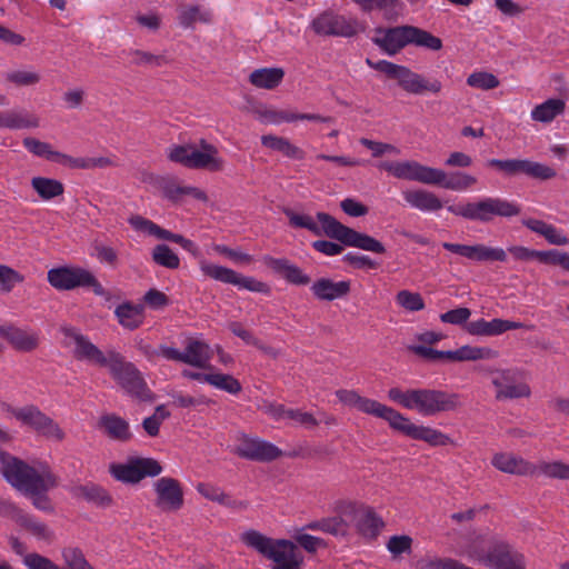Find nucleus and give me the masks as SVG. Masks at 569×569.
<instances>
[{"label":"nucleus","mask_w":569,"mask_h":569,"mask_svg":"<svg viewBox=\"0 0 569 569\" xmlns=\"http://www.w3.org/2000/svg\"><path fill=\"white\" fill-rule=\"evenodd\" d=\"M566 103L561 99H548L531 110V119L542 123L551 122L557 116L563 113Z\"/></svg>","instance_id":"nucleus-37"},{"label":"nucleus","mask_w":569,"mask_h":569,"mask_svg":"<svg viewBox=\"0 0 569 569\" xmlns=\"http://www.w3.org/2000/svg\"><path fill=\"white\" fill-rule=\"evenodd\" d=\"M471 316V310L466 307L456 308L452 310H449L447 312H443L440 315V320L443 323H450V325H466L468 323V319Z\"/></svg>","instance_id":"nucleus-61"},{"label":"nucleus","mask_w":569,"mask_h":569,"mask_svg":"<svg viewBox=\"0 0 569 569\" xmlns=\"http://www.w3.org/2000/svg\"><path fill=\"white\" fill-rule=\"evenodd\" d=\"M349 531V522L341 517L323 518V532L332 536H346Z\"/></svg>","instance_id":"nucleus-60"},{"label":"nucleus","mask_w":569,"mask_h":569,"mask_svg":"<svg viewBox=\"0 0 569 569\" xmlns=\"http://www.w3.org/2000/svg\"><path fill=\"white\" fill-rule=\"evenodd\" d=\"M418 343L410 345L408 350L417 356H477L469 347L459 350H437L432 346L443 339V335L435 331H425L416 337Z\"/></svg>","instance_id":"nucleus-21"},{"label":"nucleus","mask_w":569,"mask_h":569,"mask_svg":"<svg viewBox=\"0 0 569 569\" xmlns=\"http://www.w3.org/2000/svg\"><path fill=\"white\" fill-rule=\"evenodd\" d=\"M240 541L276 563L271 569H301L302 557L297 546L288 539H273L258 530L248 529L240 535Z\"/></svg>","instance_id":"nucleus-5"},{"label":"nucleus","mask_w":569,"mask_h":569,"mask_svg":"<svg viewBox=\"0 0 569 569\" xmlns=\"http://www.w3.org/2000/svg\"><path fill=\"white\" fill-rule=\"evenodd\" d=\"M293 538L296 541L295 545L301 547L309 553H316L319 549L327 548V542L322 538L306 533L301 529L296 532Z\"/></svg>","instance_id":"nucleus-51"},{"label":"nucleus","mask_w":569,"mask_h":569,"mask_svg":"<svg viewBox=\"0 0 569 569\" xmlns=\"http://www.w3.org/2000/svg\"><path fill=\"white\" fill-rule=\"evenodd\" d=\"M48 282L57 290H72L89 287L97 296L104 295V288L97 278L82 268L60 267L48 271Z\"/></svg>","instance_id":"nucleus-12"},{"label":"nucleus","mask_w":569,"mask_h":569,"mask_svg":"<svg viewBox=\"0 0 569 569\" xmlns=\"http://www.w3.org/2000/svg\"><path fill=\"white\" fill-rule=\"evenodd\" d=\"M363 506V503L351 500H338L335 502L333 512L336 517L347 519V521L350 523V521H356Z\"/></svg>","instance_id":"nucleus-52"},{"label":"nucleus","mask_w":569,"mask_h":569,"mask_svg":"<svg viewBox=\"0 0 569 569\" xmlns=\"http://www.w3.org/2000/svg\"><path fill=\"white\" fill-rule=\"evenodd\" d=\"M520 328H523L522 322L503 320L499 318L492 319L490 321H487L486 319H478L467 323V331L470 335L483 337L498 336L506 331Z\"/></svg>","instance_id":"nucleus-28"},{"label":"nucleus","mask_w":569,"mask_h":569,"mask_svg":"<svg viewBox=\"0 0 569 569\" xmlns=\"http://www.w3.org/2000/svg\"><path fill=\"white\" fill-rule=\"evenodd\" d=\"M411 26L376 28L372 42L389 56H395L410 44Z\"/></svg>","instance_id":"nucleus-20"},{"label":"nucleus","mask_w":569,"mask_h":569,"mask_svg":"<svg viewBox=\"0 0 569 569\" xmlns=\"http://www.w3.org/2000/svg\"><path fill=\"white\" fill-rule=\"evenodd\" d=\"M310 290L318 300L332 301L350 292V282L320 278L312 283Z\"/></svg>","instance_id":"nucleus-32"},{"label":"nucleus","mask_w":569,"mask_h":569,"mask_svg":"<svg viewBox=\"0 0 569 569\" xmlns=\"http://www.w3.org/2000/svg\"><path fill=\"white\" fill-rule=\"evenodd\" d=\"M355 526L358 533L362 537L376 539L383 529L385 522L372 507L365 505L355 521Z\"/></svg>","instance_id":"nucleus-33"},{"label":"nucleus","mask_w":569,"mask_h":569,"mask_svg":"<svg viewBox=\"0 0 569 569\" xmlns=\"http://www.w3.org/2000/svg\"><path fill=\"white\" fill-rule=\"evenodd\" d=\"M31 187L44 200H51L64 192L62 182L51 178L34 177L31 179Z\"/></svg>","instance_id":"nucleus-39"},{"label":"nucleus","mask_w":569,"mask_h":569,"mask_svg":"<svg viewBox=\"0 0 569 569\" xmlns=\"http://www.w3.org/2000/svg\"><path fill=\"white\" fill-rule=\"evenodd\" d=\"M262 262L273 272L280 274L287 282L295 286H307L311 278L303 270L287 258H273L269 254L262 257Z\"/></svg>","instance_id":"nucleus-24"},{"label":"nucleus","mask_w":569,"mask_h":569,"mask_svg":"<svg viewBox=\"0 0 569 569\" xmlns=\"http://www.w3.org/2000/svg\"><path fill=\"white\" fill-rule=\"evenodd\" d=\"M207 349L208 346L204 342L196 339H189L184 353H181L173 348H167L163 350V356H206Z\"/></svg>","instance_id":"nucleus-59"},{"label":"nucleus","mask_w":569,"mask_h":569,"mask_svg":"<svg viewBox=\"0 0 569 569\" xmlns=\"http://www.w3.org/2000/svg\"><path fill=\"white\" fill-rule=\"evenodd\" d=\"M170 416L169 411H167L163 405H160L156 408L154 413L148 418H146L142 422V427L144 431L150 437H157L160 431L161 423Z\"/></svg>","instance_id":"nucleus-54"},{"label":"nucleus","mask_w":569,"mask_h":569,"mask_svg":"<svg viewBox=\"0 0 569 569\" xmlns=\"http://www.w3.org/2000/svg\"><path fill=\"white\" fill-rule=\"evenodd\" d=\"M442 248L475 262L507 261V251L499 247H488L482 243L469 246L452 242H443Z\"/></svg>","instance_id":"nucleus-19"},{"label":"nucleus","mask_w":569,"mask_h":569,"mask_svg":"<svg viewBox=\"0 0 569 569\" xmlns=\"http://www.w3.org/2000/svg\"><path fill=\"white\" fill-rule=\"evenodd\" d=\"M467 84L476 89L491 90L497 88L500 84V81L495 74L490 72L477 71L472 72L467 78Z\"/></svg>","instance_id":"nucleus-49"},{"label":"nucleus","mask_w":569,"mask_h":569,"mask_svg":"<svg viewBox=\"0 0 569 569\" xmlns=\"http://www.w3.org/2000/svg\"><path fill=\"white\" fill-rule=\"evenodd\" d=\"M224 161L219 157L217 147L208 143L206 140L200 141V149L192 147L191 160L188 163L190 169H203L211 172L221 171Z\"/></svg>","instance_id":"nucleus-25"},{"label":"nucleus","mask_w":569,"mask_h":569,"mask_svg":"<svg viewBox=\"0 0 569 569\" xmlns=\"http://www.w3.org/2000/svg\"><path fill=\"white\" fill-rule=\"evenodd\" d=\"M361 11L371 13L372 11H380L383 18L388 21L396 20L402 10V2L400 0H351Z\"/></svg>","instance_id":"nucleus-34"},{"label":"nucleus","mask_w":569,"mask_h":569,"mask_svg":"<svg viewBox=\"0 0 569 569\" xmlns=\"http://www.w3.org/2000/svg\"><path fill=\"white\" fill-rule=\"evenodd\" d=\"M478 179L465 171L446 172L442 169H435L432 186H438L447 190L462 192L473 188Z\"/></svg>","instance_id":"nucleus-26"},{"label":"nucleus","mask_w":569,"mask_h":569,"mask_svg":"<svg viewBox=\"0 0 569 569\" xmlns=\"http://www.w3.org/2000/svg\"><path fill=\"white\" fill-rule=\"evenodd\" d=\"M6 411L23 426L31 428L33 431L48 439L54 441H62L64 439V432L60 426L36 406H26L22 408L8 406Z\"/></svg>","instance_id":"nucleus-11"},{"label":"nucleus","mask_w":569,"mask_h":569,"mask_svg":"<svg viewBox=\"0 0 569 569\" xmlns=\"http://www.w3.org/2000/svg\"><path fill=\"white\" fill-rule=\"evenodd\" d=\"M22 281L20 274L12 268L0 264V288L2 291L9 292L17 282Z\"/></svg>","instance_id":"nucleus-63"},{"label":"nucleus","mask_w":569,"mask_h":569,"mask_svg":"<svg viewBox=\"0 0 569 569\" xmlns=\"http://www.w3.org/2000/svg\"><path fill=\"white\" fill-rule=\"evenodd\" d=\"M283 77L281 68H261L250 73L249 81L257 88L272 90L281 83Z\"/></svg>","instance_id":"nucleus-36"},{"label":"nucleus","mask_w":569,"mask_h":569,"mask_svg":"<svg viewBox=\"0 0 569 569\" xmlns=\"http://www.w3.org/2000/svg\"><path fill=\"white\" fill-rule=\"evenodd\" d=\"M79 491L82 498L98 507L108 508L114 503L111 493L99 485H86L81 487Z\"/></svg>","instance_id":"nucleus-41"},{"label":"nucleus","mask_w":569,"mask_h":569,"mask_svg":"<svg viewBox=\"0 0 569 569\" xmlns=\"http://www.w3.org/2000/svg\"><path fill=\"white\" fill-rule=\"evenodd\" d=\"M96 365L107 368L113 380L132 398L142 402H153L154 393L149 389L141 372L122 358H94Z\"/></svg>","instance_id":"nucleus-8"},{"label":"nucleus","mask_w":569,"mask_h":569,"mask_svg":"<svg viewBox=\"0 0 569 569\" xmlns=\"http://www.w3.org/2000/svg\"><path fill=\"white\" fill-rule=\"evenodd\" d=\"M234 453L241 458L254 461H272L281 456V450L274 445L241 433L237 438Z\"/></svg>","instance_id":"nucleus-18"},{"label":"nucleus","mask_w":569,"mask_h":569,"mask_svg":"<svg viewBox=\"0 0 569 569\" xmlns=\"http://www.w3.org/2000/svg\"><path fill=\"white\" fill-rule=\"evenodd\" d=\"M182 360L187 367L182 369L181 375L184 378L208 383V379L213 370L210 365V358H177Z\"/></svg>","instance_id":"nucleus-35"},{"label":"nucleus","mask_w":569,"mask_h":569,"mask_svg":"<svg viewBox=\"0 0 569 569\" xmlns=\"http://www.w3.org/2000/svg\"><path fill=\"white\" fill-rule=\"evenodd\" d=\"M153 506L162 513H173L184 506L182 482L173 477H160L152 482Z\"/></svg>","instance_id":"nucleus-13"},{"label":"nucleus","mask_w":569,"mask_h":569,"mask_svg":"<svg viewBox=\"0 0 569 569\" xmlns=\"http://www.w3.org/2000/svg\"><path fill=\"white\" fill-rule=\"evenodd\" d=\"M178 20L183 28H191L197 21L208 22L210 14L202 12L199 6H189L179 10Z\"/></svg>","instance_id":"nucleus-47"},{"label":"nucleus","mask_w":569,"mask_h":569,"mask_svg":"<svg viewBox=\"0 0 569 569\" xmlns=\"http://www.w3.org/2000/svg\"><path fill=\"white\" fill-rule=\"evenodd\" d=\"M23 146L26 147V149L28 151H30L31 153H33L38 157H43L48 160H54V161H57V159H58L59 152L51 150L50 144L47 142H42L34 138H26V139H23Z\"/></svg>","instance_id":"nucleus-56"},{"label":"nucleus","mask_w":569,"mask_h":569,"mask_svg":"<svg viewBox=\"0 0 569 569\" xmlns=\"http://www.w3.org/2000/svg\"><path fill=\"white\" fill-rule=\"evenodd\" d=\"M208 385L231 395H238L242 390V386L238 379L231 375L222 373L214 368L208 379Z\"/></svg>","instance_id":"nucleus-44"},{"label":"nucleus","mask_w":569,"mask_h":569,"mask_svg":"<svg viewBox=\"0 0 569 569\" xmlns=\"http://www.w3.org/2000/svg\"><path fill=\"white\" fill-rule=\"evenodd\" d=\"M487 164L509 176L522 173L538 180H549L557 176L551 167L528 159H490Z\"/></svg>","instance_id":"nucleus-17"},{"label":"nucleus","mask_w":569,"mask_h":569,"mask_svg":"<svg viewBox=\"0 0 569 569\" xmlns=\"http://www.w3.org/2000/svg\"><path fill=\"white\" fill-rule=\"evenodd\" d=\"M336 396L345 406L381 418L389 423L390 428L413 440L425 441L431 447H445L452 443L451 438L442 431L428 426L416 425L393 408L362 397L356 390L339 389L336 391Z\"/></svg>","instance_id":"nucleus-1"},{"label":"nucleus","mask_w":569,"mask_h":569,"mask_svg":"<svg viewBox=\"0 0 569 569\" xmlns=\"http://www.w3.org/2000/svg\"><path fill=\"white\" fill-rule=\"evenodd\" d=\"M468 558L492 569H527L526 557L505 540H493L488 550L478 541L467 546Z\"/></svg>","instance_id":"nucleus-7"},{"label":"nucleus","mask_w":569,"mask_h":569,"mask_svg":"<svg viewBox=\"0 0 569 569\" xmlns=\"http://www.w3.org/2000/svg\"><path fill=\"white\" fill-rule=\"evenodd\" d=\"M397 303L408 311H420L425 308V301L420 293L401 290L396 296Z\"/></svg>","instance_id":"nucleus-55"},{"label":"nucleus","mask_w":569,"mask_h":569,"mask_svg":"<svg viewBox=\"0 0 569 569\" xmlns=\"http://www.w3.org/2000/svg\"><path fill=\"white\" fill-rule=\"evenodd\" d=\"M261 143L267 148L281 152L283 156L288 158L297 160H302L305 158L303 150L292 144L286 138L266 134L261 137Z\"/></svg>","instance_id":"nucleus-38"},{"label":"nucleus","mask_w":569,"mask_h":569,"mask_svg":"<svg viewBox=\"0 0 569 569\" xmlns=\"http://www.w3.org/2000/svg\"><path fill=\"white\" fill-rule=\"evenodd\" d=\"M537 476L543 475L551 479L569 480V463L561 460L539 461L536 463Z\"/></svg>","instance_id":"nucleus-43"},{"label":"nucleus","mask_w":569,"mask_h":569,"mask_svg":"<svg viewBox=\"0 0 569 569\" xmlns=\"http://www.w3.org/2000/svg\"><path fill=\"white\" fill-rule=\"evenodd\" d=\"M283 213L293 228L307 229L315 236L325 233L347 247H355L375 253L386 252L385 246L379 240L342 224L329 213L318 212L317 221L309 214H300L291 209H284Z\"/></svg>","instance_id":"nucleus-3"},{"label":"nucleus","mask_w":569,"mask_h":569,"mask_svg":"<svg viewBox=\"0 0 569 569\" xmlns=\"http://www.w3.org/2000/svg\"><path fill=\"white\" fill-rule=\"evenodd\" d=\"M412 543L413 540L408 535L391 536L387 542V549L395 558H397L402 553H410Z\"/></svg>","instance_id":"nucleus-57"},{"label":"nucleus","mask_w":569,"mask_h":569,"mask_svg":"<svg viewBox=\"0 0 569 569\" xmlns=\"http://www.w3.org/2000/svg\"><path fill=\"white\" fill-rule=\"evenodd\" d=\"M401 194L409 207L422 212H435L443 207L439 197L427 189H407Z\"/></svg>","instance_id":"nucleus-29"},{"label":"nucleus","mask_w":569,"mask_h":569,"mask_svg":"<svg viewBox=\"0 0 569 569\" xmlns=\"http://www.w3.org/2000/svg\"><path fill=\"white\" fill-rule=\"evenodd\" d=\"M7 129L20 130L39 127V119L28 111H8Z\"/></svg>","instance_id":"nucleus-45"},{"label":"nucleus","mask_w":569,"mask_h":569,"mask_svg":"<svg viewBox=\"0 0 569 569\" xmlns=\"http://www.w3.org/2000/svg\"><path fill=\"white\" fill-rule=\"evenodd\" d=\"M141 306H133L131 303H122L117 307L114 313L119 320V322L128 328L136 329L142 323L143 315H142Z\"/></svg>","instance_id":"nucleus-42"},{"label":"nucleus","mask_w":569,"mask_h":569,"mask_svg":"<svg viewBox=\"0 0 569 569\" xmlns=\"http://www.w3.org/2000/svg\"><path fill=\"white\" fill-rule=\"evenodd\" d=\"M410 44L423 47L433 51L440 50L442 48V41L440 38L413 26H411Z\"/></svg>","instance_id":"nucleus-46"},{"label":"nucleus","mask_w":569,"mask_h":569,"mask_svg":"<svg viewBox=\"0 0 569 569\" xmlns=\"http://www.w3.org/2000/svg\"><path fill=\"white\" fill-rule=\"evenodd\" d=\"M98 429L109 439L128 442L132 438L129 422L116 413H104L98 420Z\"/></svg>","instance_id":"nucleus-27"},{"label":"nucleus","mask_w":569,"mask_h":569,"mask_svg":"<svg viewBox=\"0 0 569 569\" xmlns=\"http://www.w3.org/2000/svg\"><path fill=\"white\" fill-rule=\"evenodd\" d=\"M539 261L547 264L559 266L569 271V253L557 249L540 251Z\"/></svg>","instance_id":"nucleus-58"},{"label":"nucleus","mask_w":569,"mask_h":569,"mask_svg":"<svg viewBox=\"0 0 569 569\" xmlns=\"http://www.w3.org/2000/svg\"><path fill=\"white\" fill-rule=\"evenodd\" d=\"M318 36L350 38L358 33V21L333 11H323L310 23Z\"/></svg>","instance_id":"nucleus-14"},{"label":"nucleus","mask_w":569,"mask_h":569,"mask_svg":"<svg viewBox=\"0 0 569 569\" xmlns=\"http://www.w3.org/2000/svg\"><path fill=\"white\" fill-rule=\"evenodd\" d=\"M435 169L415 160L399 161L396 178L432 186Z\"/></svg>","instance_id":"nucleus-30"},{"label":"nucleus","mask_w":569,"mask_h":569,"mask_svg":"<svg viewBox=\"0 0 569 569\" xmlns=\"http://www.w3.org/2000/svg\"><path fill=\"white\" fill-rule=\"evenodd\" d=\"M6 80L17 87H29L39 83L41 76L33 70H12L6 73Z\"/></svg>","instance_id":"nucleus-48"},{"label":"nucleus","mask_w":569,"mask_h":569,"mask_svg":"<svg viewBox=\"0 0 569 569\" xmlns=\"http://www.w3.org/2000/svg\"><path fill=\"white\" fill-rule=\"evenodd\" d=\"M491 465L499 471L516 476H537L536 463L511 452H497L492 456Z\"/></svg>","instance_id":"nucleus-23"},{"label":"nucleus","mask_w":569,"mask_h":569,"mask_svg":"<svg viewBox=\"0 0 569 569\" xmlns=\"http://www.w3.org/2000/svg\"><path fill=\"white\" fill-rule=\"evenodd\" d=\"M23 563L28 569H60L50 559L39 553H28L24 556Z\"/></svg>","instance_id":"nucleus-64"},{"label":"nucleus","mask_w":569,"mask_h":569,"mask_svg":"<svg viewBox=\"0 0 569 569\" xmlns=\"http://www.w3.org/2000/svg\"><path fill=\"white\" fill-rule=\"evenodd\" d=\"M152 258L157 264L169 269H177L180 264L179 257L167 244L156 246Z\"/></svg>","instance_id":"nucleus-50"},{"label":"nucleus","mask_w":569,"mask_h":569,"mask_svg":"<svg viewBox=\"0 0 569 569\" xmlns=\"http://www.w3.org/2000/svg\"><path fill=\"white\" fill-rule=\"evenodd\" d=\"M197 491L207 500L217 502L232 510H246L249 503L244 500L232 498L218 486L210 482H199L196 487Z\"/></svg>","instance_id":"nucleus-31"},{"label":"nucleus","mask_w":569,"mask_h":569,"mask_svg":"<svg viewBox=\"0 0 569 569\" xmlns=\"http://www.w3.org/2000/svg\"><path fill=\"white\" fill-rule=\"evenodd\" d=\"M0 463L1 473L6 480L30 497L34 508L44 512L53 511L51 500L46 492L58 487L59 478L48 465L31 467L4 451H0Z\"/></svg>","instance_id":"nucleus-2"},{"label":"nucleus","mask_w":569,"mask_h":569,"mask_svg":"<svg viewBox=\"0 0 569 569\" xmlns=\"http://www.w3.org/2000/svg\"><path fill=\"white\" fill-rule=\"evenodd\" d=\"M388 398L401 407L417 411L425 417L453 411L461 407L460 395L437 389L402 390L400 388H391L388 391Z\"/></svg>","instance_id":"nucleus-4"},{"label":"nucleus","mask_w":569,"mask_h":569,"mask_svg":"<svg viewBox=\"0 0 569 569\" xmlns=\"http://www.w3.org/2000/svg\"><path fill=\"white\" fill-rule=\"evenodd\" d=\"M67 569H93L78 549L69 548L63 551Z\"/></svg>","instance_id":"nucleus-62"},{"label":"nucleus","mask_w":569,"mask_h":569,"mask_svg":"<svg viewBox=\"0 0 569 569\" xmlns=\"http://www.w3.org/2000/svg\"><path fill=\"white\" fill-rule=\"evenodd\" d=\"M447 210L457 217L480 223H489L497 217H516L521 212L518 203L500 197H482L476 201L448 206Z\"/></svg>","instance_id":"nucleus-6"},{"label":"nucleus","mask_w":569,"mask_h":569,"mask_svg":"<svg viewBox=\"0 0 569 569\" xmlns=\"http://www.w3.org/2000/svg\"><path fill=\"white\" fill-rule=\"evenodd\" d=\"M161 463L154 458L134 457L126 462H112L109 472L117 481L137 485L147 477H157L162 472Z\"/></svg>","instance_id":"nucleus-10"},{"label":"nucleus","mask_w":569,"mask_h":569,"mask_svg":"<svg viewBox=\"0 0 569 569\" xmlns=\"http://www.w3.org/2000/svg\"><path fill=\"white\" fill-rule=\"evenodd\" d=\"M16 523L38 539L50 540L52 538V531L46 523L39 521L33 516L24 512L23 510L19 515Z\"/></svg>","instance_id":"nucleus-40"},{"label":"nucleus","mask_w":569,"mask_h":569,"mask_svg":"<svg viewBox=\"0 0 569 569\" xmlns=\"http://www.w3.org/2000/svg\"><path fill=\"white\" fill-rule=\"evenodd\" d=\"M367 64L391 79H396L398 84L408 93L425 94L430 92L438 94L442 89V83L438 79H427L422 74L413 72L408 67L396 64L387 60L372 61L366 60Z\"/></svg>","instance_id":"nucleus-9"},{"label":"nucleus","mask_w":569,"mask_h":569,"mask_svg":"<svg viewBox=\"0 0 569 569\" xmlns=\"http://www.w3.org/2000/svg\"><path fill=\"white\" fill-rule=\"evenodd\" d=\"M200 269L203 274L222 283L233 284L239 289H246L248 291L259 293H268L270 291V288L266 282L253 277L243 276L227 267L202 262Z\"/></svg>","instance_id":"nucleus-15"},{"label":"nucleus","mask_w":569,"mask_h":569,"mask_svg":"<svg viewBox=\"0 0 569 569\" xmlns=\"http://www.w3.org/2000/svg\"><path fill=\"white\" fill-rule=\"evenodd\" d=\"M491 382L496 388V399L529 398L531 389L517 370H502L491 372Z\"/></svg>","instance_id":"nucleus-16"},{"label":"nucleus","mask_w":569,"mask_h":569,"mask_svg":"<svg viewBox=\"0 0 569 569\" xmlns=\"http://www.w3.org/2000/svg\"><path fill=\"white\" fill-rule=\"evenodd\" d=\"M0 338L8 341L19 352H32L39 345L37 332L19 328L10 322L0 325Z\"/></svg>","instance_id":"nucleus-22"},{"label":"nucleus","mask_w":569,"mask_h":569,"mask_svg":"<svg viewBox=\"0 0 569 569\" xmlns=\"http://www.w3.org/2000/svg\"><path fill=\"white\" fill-rule=\"evenodd\" d=\"M127 54L132 57L131 63L136 66L160 67L166 62L163 56L153 54L138 49H130L127 51Z\"/></svg>","instance_id":"nucleus-53"}]
</instances>
